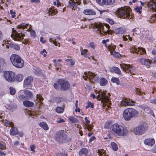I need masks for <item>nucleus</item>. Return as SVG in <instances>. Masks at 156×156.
Instances as JSON below:
<instances>
[{"label": "nucleus", "instance_id": "28", "mask_svg": "<svg viewBox=\"0 0 156 156\" xmlns=\"http://www.w3.org/2000/svg\"><path fill=\"white\" fill-rule=\"evenodd\" d=\"M81 54L84 57L88 58H89L88 57L90 55V53L88 50L86 49H82V50H81Z\"/></svg>", "mask_w": 156, "mask_h": 156}, {"label": "nucleus", "instance_id": "41", "mask_svg": "<svg viewBox=\"0 0 156 156\" xmlns=\"http://www.w3.org/2000/svg\"><path fill=\"white\" fill-rule=\"evenodd\" d=\"M116 48V46L114 45L113 44H111L108 45V46L107 48L108 50L110 51L111 53V52L113 51H115V49Z\"/></svg>", "mask_w": 156, "mask_h": 156}, {"label": "nucleus", "instance_id": "53", "mask_svg": "<svg viewBox=\"0 0 156 156\" xmlns=\"http://www.w3.org/2000/svg\"><path fill=\"white\" fill-rule=\"evenodd\" d=\"M88 47L92 48L93 50H95L96 47V45L94 42H90L89 43Z\"/></svg>", "mask_w": 156, "mask_h": 156}, {"label": "nucleus", "instance_id": "39", "mask_svg": "<svg viewBox=\"0 0 156 156\" xmlns=\"http://www.w3.org/2000/svg\"><path fill=\"white\" fill-rule=\"evenodd\" d=\"M68 119L71 123H75L79 122V120L77 119L73 116L69 117Z\"/></svg>", "mask_w": 156, "mask_h": 156}, {"label": "nucleus", "instance_id": "46", "mask_svg": "<svg viewBox=\"0 0 156 156\" xmlns=\"http://www.w3.org/2000/svg\"><path fill=\"white\" fill-rule=\"evenodd\" d=\"M64 109L61 107L58 106L56 108V111L58 113H62L63 112Z\"/></svg>", "mask_w": 156, "mask_h": 156}, {"label": "nucleus", "instance_id": "5", "mask_svg": "<svg viewBox=\"0 0 156 156\" xmlns=\"http://www.w3.org/2000/svg\"><path fill=\"white\" fill-rule=\"evenodd\" d=\"M55 138L56 140L60 143H68L71 141V139L63 130L57 131L55 134Z\"/></svg>", "mask_w": 156, "mask_h": 156}, {"label": "nucleus", "instance_id": "58", "mask_svg": "<svg viewBox=\"0 0 156 156\" xmlns=\"http://www.w3.org/2000/svg\"><path fill=\"white\" fill-rule=\"evenodd\" d=\"M65 122V121L64 119H61L60 118H58L57 120H56V122L58 123L64 122Z\"/></svg>", "mask_w": 156, "mask_h": 156}, {"label": "nucleus", "instance_id": "16", "mask_svg": "<svg viewBox=\"0 0 156 156\" xmlns=\"http://www.w3.org/2000/svg\"><path fill=\"white\" fill-rule=\"evenodd\" d=\"M97 98L99 100L101 101L104 104L108 103L110 99V98L106 95L104 93H101L100 95H98Z\"/></svg>", "mask_w": 156, "mask_h": 156}, {"label": "nucleus", "instance_id": "63", "mask_svg": "<svg viewBox=\"0 0 156 156\" xmlns=\"http://www.w3.org/2000/svg\"><path fill=\"white\" fill-rule=\"evenodd\" d=\"M127 35H123L122 38L124 41H126L128 40V38L127 37Z\"/></svg>", "mask_w": 156, "mask_h": 156}, {"label": "nucleus", "instance_id": "42", "mask_svg": "<svg viewBox=\"0 0 156 156\" xmlns=\"http://www.w3.org/2000/svg\"><path fill=\"white\" fill-rule=\"evenodd\" d=\"M36 98L37 100L40 103V104H42L43 98L41 94H37L36 95Z\"/></svg>", "mask_w": 156, "mask_h": 156}, {"label": "nucleus", "instance_id": "3", "mask_svg": "<svg viewBox=\"0 0 156 156\" xmlns=\"http://www.w3.org/2000/svg\"><path fill=\"white\" fill-rule=\"evenodd\" d=\"M138 115V112L132 108H127L124 110L122 113L123 118L126 121H129L133 118H137Z\"/></svg>", "mask_w": 156, "mask_h": 156}, {"label": "nucleus", "instance_id": "57", "mask_svg": "<svg viewBox=\"0 0 156 156\" xmlns=\"http://www.w3.org/2000/svg\"><path fill=\"white\" fill-rule=\"evenodd\" d=\"M27 98V97L23 94L20 95L18 96V99L20 100V101H22L23 100L26 99Z\"/></svg>", "mask_w": 156, "mask_h": 156}, {"label": "nucleus", "instance_id": "35", "mask_svg": "<svg viewBox=\"0 0 156 156\" xmlns=\"http://www.w3.org/2000/svg\"><path fill=\"white\" fill-rule=\"evenodd\" d=\"M23 76L21 74H18L15 76V80L18 82L21 81L23 79Z\"/></svg>", "mask_w": 156, "mask_h": 156}, {"label": "nucleus", "instance_id": "47", "mask_svg": "<svg viewBox=\"0 0 156 156\" xmlns=\"http://www.w3.org/2000/svg\"><path fill=\"white\" fill-rule=\"evenodd\" d=\"M111 147L112 149L115 151H116L118 150V146L116 144L115 142H112L111 143Z\"/></svg>", "mask_w": 156, "mask_h": 156}, {"label": "nucleus", "instance_id": "7", "mask_svg": "<svg viewBox=\"0 0 156 156\" xmlns=\"http://www.w3.org/2000/svg\"><path fill=\"white\" fill-rule=\"evenodd\" d=\"M95 27L97 29V30L100 32H102L105 34H112L113 33V31L110 29V27L108 24L97 23L95 25Z\"/></svg>", "mask_w": 156, "mask_h": 156}, {"label": "nucleus", "instance_id": "23", "mask_svg": "<svg viewBox=\"0 0 156 156\" xmlns=\"http://www.w3.org/2000/svg\"><path fill=\"white\" fill-rule=\"evenodd\" d=\"M144 144L151 146H153L155 144V140L154 138H147L144 141Z\"/></svg>", "mask_w": 156, "mask_h": 156}, {"label": "nucleus", "instance_id": "40", "mask_svg": "<svg viewBox=\"0 0 156 156\" xmlns=\"http://www.w3.org/2000/svg\"><path fill=\"white\" fill-rule=\"evenodd\" d=\"M136 94L137 95L142 96L143 97L145 95V93L142 91L140 89L136 88Z\"/></svg>", "mask_w": 156, "mask_h": 156}, {"label": "nucleus", "instance_id": "51", "mask_svg": "<svg viewBox=\"0 0 156 156\" xmlns=\"http://www.w3.org/2000/svg\"><path fill=\"white\" fill-rule=\"evenodd\" d=\"M10 94L12 95L15 94L16 93V90L15 88L12 87H10Z\"/></svg>", "mask_w": 156, "mask_h": 156}, {"label": "nucleus", "instance_id": "64", "mask_svg": "<svg viewBox=\"0 0 156 156\" xmlns=\"http://www.w3.org/2000/svg\"><path fill=\"white\" fill-rule=\"evenodd\" d=\"M6 153L3 151H1L0 150V156H5Z\"/></svg>", "mask_w": 156, "mask_h": 156}, {"label": "nucleus", "instance_id": "24", "mask_svg": "<svg viewBox=\"0 0 156 156\" xmlns=\"http://www.w3.org/2000/svg\"><path fill=\"white\" fill-rule=\"evenodd\" d=\"M109 70L112 73H114L118 75H121L122 74V72L120 70L118 67L113 66Z\"/></svg>", "mask_w": 156, "mask_h": 156}, {"label": "nucleus", "instance_id": "12", "mask_svg": "<svg viewBox=\"0 0 156 156\" xmlns=\"http://www.w3.org/2000/svg\"><path fill=\"white\" fill-rule=\"evenodd\" d=\"M4 76L5 80L9 82L15 80V73L12 71H6L4 73Z\"/></svg>", "mask_w": 156, "mask_h": 156}, {"label": "nucleus", "instance_id": "20", "mask_svg": "<svg viewBox=\"0 0 156 156\" xmlns=\"http://www.w3.org/2000/svg\"><path fill=\"white\" fill-rule=\"evenodd\" d=\"M139 61L142 64L148 67L151 65L152 61L149 59L145 58H140Z\"/></svg>", "mask_w": 156, "mask_h": 156}, {"label": "nucleus", "instance_id": "61", "mask_svg": "<svg viewBox=\"0 0 156 156\" xmlns=\"http://www.w3.org/2000/svg\"><path fill=\"white\" fill-rule=\"evenodd\" d=\"M10 13L11 15V17L14 18L16 16V13L15 12H13L12 10H10Z\"/></svg>", "mask_w": 156, "mask_h": 156}, {"label": "nucleus", "instance_id": "60", "mask_svg": "<svg viewBox=\"0 0 156 156\" xmlns=\"http://www.w3.org/2000/svg\"><path fill=\"white\" fill-rule=\"evenodd\" d=\"M67 61H68L70 62V65L71 66H73L75 64V62L74 60L71 59H66Z\"/></svg>", "mask_w": 156, "mask_h": 156}, {"label": "nucleus", "instance_id": "10", "mask_svg": "<svg viewBox=\"0 0 156 156\" xmlns=\"http://www.w3.org/2000/svg\"><path fill=\"white\" fill-rule=\"evenodd\" d=\"M57 83L60 87L62 90L66 91L69 89L70 85L69 83L66 80L61 79L58 80Z\"/></svg>", "mask_w": 156, "mask_h": 156}, {"label": "nucleus", "instance_id": "17", "mask_svg": "<svg viewBox=\"0 0 156 156\" xmlns=\"http://www.w3.org/2000/svg\"><path fill=\"white\" fill-rule=\"evenodd\" d=\"M33 80L32 77L28 76L25 78L24 81L23 85L25 87H27V88L31 89V83Z\"/></svg>", "mask_w": 156, "mask_h": 156}, {"label": "nucleus", "instance_id": "32", "mask_svg": "<svg viewBox=\"0 0 156 156\" xmlns=\"http://www.w3.org/2000/svg\"><path fill=\"white\" fill-rule=\"evenodd\" d=\"M39 125L45 130H47L49 129L48 125L45 122H40L39 124Z\"/></svg>", "mask_w": 156, "mask_h": 156}, {"label": "nucleus", "instance_id": "11", "mask_svg": "<svg viewBox=\"0 0 156 156\" xmlns=\"http://www.w3.org/2000/svg\"><path fill=\"white\" fill-rule=\"evenodd\" d=\"M84 75L83 76V78L86 80L88 79L89 80L91 79L94 80V81H97L99 79V76L94 73L90 71L87 73L85 72L84 73Z\"/></svg>", "mask_w": 156, "mask_h": 156}, {"label": "nucleus", "instance_id": "54", "mask_svg": "<svg viewBox=\"0 0 156 156\" xmlns=\"http://www.w3.org/2000/svg\"><path fill=\"white\" fill-rule=\"evenodd\" d=\"M111 54L116 58H119L120 55L119 53L116 52L115 51H112L111 52Z\"/></svg>", "mask_w": 156, "mask_h": 156}, {"label": "nucleus", "instance_id": "36", "mask_svg": "<svg viewBox=\"0 0 156 156\" xmlns=\"http://www.w3.org/2000/svg\"><path fill=\"white\" fill-rule=\"evenodd\" d=\"M112 82L113 83H115L117 85H119L120 84L119 80L118 78L112 77L111 79Z\"/></svg>", "mask_w": 156, "mask_h": 156}, {"label": "nucleus", "instance_id": "30", "mask_svg": "<svg viewBox=\"0 0 156 156\" xmlns=\"http://www.w3.org/2000/svg\"><path fill=\"white\" fill-rule=\"evenodd\" d=\"M31 27V25H30L29 28L27 29L26 31H30L31 37L35 38L36 37V34L34 30L30 29Z\"/></svg>", "mask_w": 156, "mask_h": 156}, {"label": "nucleus", "instance_id": "8", "mask_svg": "<svg viewBox=\"0 0 156 156\" xmlns=\"http://www.w3.org/2000/svg\"><path fill=\"white\" fill-rule=\"evenodd\" d=\"M148 127V125L147 123L145 122H141L134 129L133 133L136 135H142L147 130Z\"/></svg>", "mask_w": 156, "mask_h": 156}, {"label": "nucleus", "instance_id": "62", "mask_svg": "<svg viewBox=\"0 0 156 156\" xmlns=\"http://www.w3.org/2000/svg\"><path fill=\"white\" fill-rule=\"evenodd\" d=\"M40 41V42H41L42 44H44L46 42V40L43 39V38L42 37H41Z\"/></svg>", "mask_w": 156, "mask_h": 156}, {"label": "nucleus", "instance_id": "4", "mask_svg": "<svg viewBox=\"0 0 156 156\" xmlns=\"http://www.w3.org/2000/svg\"><path fill=\"white\" fill-rule=\"evenodd\" d=\"M131 9L129 7H124L118 9L117 12L120 18L132 19V16L131 15Z\"/></svg>", "mask_w": 156, "mask_h": 156}, {"label": "nucleus", "instance_id": "43", "mask_svg": "<svg viewBox=\"0 0 156 156\" xmlns=\"http://www.w3.org/2000/svg\"><path fill=\"white\" fill-rule=\"evenodd\" d=\"M105 5H112L115 3V0H105Z\"/></svg>", "mask_w": 156, "mask_h": 156}, {"label": "nucleus", "instance_id": "56", "mask_svg": "<svg viewBox=\"0 0 156 156\" xmlns=\"http://www.w3.org/2000/svg\"><path fill=\"white\" fill-rule=\"evenodd\" d=\"M106 21L111 25H113L114 23V22L112 19L110 18H107L106 19Z\"/></svg>", "mask_w": 156, "mask_h": 156}, {"label": "nucleus", "instance_id": "13", "mask_svg": "<svg viewBox=\"0 0 156 156\" xmlns=\"http://www.w3.org/2000/svg\"><path fill=\"white\" fill-rule=\"evenodd\" d=\"M69 2L68 6L72 9L73 10H75L78 5L81 3V0H70Z\"/></svg>", "mask_w": 156, "mask_h": 156}, {"label": "nucleus", "instance_id": "44", "mask_svg": "<svg viewBox=\"0 0 156 156\" xmlns=\"http://www.w3.org/2000/svg\"><path fill=\"white\" fill-rule=\"evenodd\" d=\"M111 122L110 121H107L105 125L104 126V128L105 129H109V130L110 126H111Z\"/></svg>", "mask_w": 156, "mask_h": 156}, {"label": "nucleus", "instance_id": "19", "mask_svg": "<svg viewBox=\"0 0 156 156\" xmlns=\"http://www.w3.org/2000/svg\"><path fill=\"white\" fill-rule=\"evenodd\" d=\"M4 45H5L7 48H9L10 46L11 48L16 50H19L20 49V47L18 44L11 43L9 44L8 41H3L2 45L4 46Z\"/></svg>", "mask_w": 156, "mask_h": 156}, {"label": "nucleus", "instance_id": "22", "mask_svg": "<svg viewBox=\"0 0 156 156\" xmlns=\"http://www.w3.org/2000/svg\"><path fill=\"white\" fill-rule=\"evenodd\" d=\"M89 151L86 148H83L79 151L78 155L79 156H87Z\"/></svg>", "mask_w": 156, "mask_h": 156}, {"label": "nucleus", "instance_id": "1", "mask_svg": "<svg viewBox=\"0 0 156 156\" xmlns=\"http://www.w3.org/2000/svg\"><path fill=\"white\" fill-rule=\"evenodd\" d=\"M109 132L116 136H124L127 135L128 130L127 127L117 123L111 125Z\"/></svg>", "mask_w": 156, "mask_h": 156}, {"label": "nucleus", "instance_id": "33", "mask_svg": "<svg viewBox=\"0 0 156 156\" xmlns=\"http://www.w3.org/2000/svg\"><path fill=\"white\" fill-rule=\"evenodd\" d=\"M108 83L107 80L104 78H101L99 81V83L101 86H105Z\"/></svg>", "mask_w": 156, "mask_h": 156}, {"label": "nucleus", "instance_id": "27", "mask_svg": "<svg viewBox=\"0 0 156 156\" xmlns=\"http://www.w3.org/2000/svg\"><path fill=\"white\" fill-rule=\"evenodd\" d=\"M11 128L10 131V134L11 135L14 136L18 133V130L17 128L14 127V126L11 127Z\"/></svg>", "mask_w": 156, "mask_h": 156}, {"label": "nucleus", "instance_id": "26", "mask_svg": "<svg viewBox=\"0 0 156 156\" xmlns=\"http://www.w3.org/2000/svg\"><path fill=\"white\" fill-rule=\"evenodd\" d=\"M48 12L49 15L53 16L56 14L58 12V11L56 9H55L53 7H52L48 9Z\"/></svg>", "mask_w": 156, "mask_h": 156}, {"label": "nucleus", "instance_id": "9", "mask_svg": "<svg viewBox=\"0 0 156 156\" xmlns=\"http://www.w3.org/2000/svg\"><path fill=\"white\" fill-rule=\"evenodd\" d=\"M122 71L126 73H130L131 75H134L136 73V69L130 64L122 63L120 65Z\"/></svg>", "mask_w": 156, "mask_h": 156}, {"label": "nucleus", "instance_id": "55", "mask_svg": "<svg viewBox=\"0 0 156 156\" xmlns=\"http://www.w3.org/2000/svg\"><path fill=\"white\" fill-rule=\"evenodd\" d=\"M53 4L55 5H56L57 7H59L61 6V4L59 0H56V1H55L53 2Z\"/></svg>", "mask_w": 156, "mask_h": 156}, {"label": "nucleus", "instance_id": "29", "mask_svg": "<svg viewBox=\"0 0 156 156\" xmlns=\"http://www.w3.org/2000/svg\"><path fill=\"white\" fill-rule=\"evenodd\" d=\"M23 104L25 107H32L34 105V103L29 101L25 100L23 102Z\"/></svg>", "mask_w": 156, "mask_h": 156}, {"label": "nucleus", "instance_id": "14", "mask_svg": "<svg viewBox=\"0 0 156 156\" xmlns=\"http://www.w3.org/2000/svg\"><path fill=\"white\" fill-rule=\"evenodd\" d=\"M130 52L133 53H136V54H142L146 53V51L144 48L140 47H138V48H133L130 50Z\"/></svg>", "mask_w": 156, "mask_h": 156}, {"label": "nucleus", "instance_id": "18", "mask_svg": "<svg viewBox=\"0 0 156 156\" xmlns=\"http://www.w3.org/2000/svg\"><path fill=\"white\" fill-rule=\"evenodd\" d=\"M148 8L152 11L156 12V2L154 0H150L147 3Z\"/></svg>", "mask_w": 156, "mask_h": 156}, {"label": "nucleus", "instance_id": "38", "mask_svg": "<svg viewBox=\"0 0 156 156\" xmlns=\"http://www.w3.org/2000/svg\"><path fill=\"white\" fill-rule=\"evenodd\" d=\"M98 153L99 156H108L106 154V151L101 149L98 150Z\"/></svg>", "mask_w": 156, "mask_h": 156}, {"label": "nucleus", "instance_id": "6", "mask_svg": "<svg viewBox=\"0 0 156 156\" xmlns=\"http://www.w3.org/2000/svg\"><path fill=\"white\" fill-rule=\"evenodd\" d=\"M10 60L12 64L17 68H21L24 66V60L18 55H12L10 56Z\"/></svg>", "mask_w": 156, "mask_h": 156}, {"label": "nucleus", "instance_id": "15", "mask_svg": "<svg viewBox=\"0 0 156 156\" xmlns=\"http://www.w3.org/2000/svg\"><path fill=\"white\" fill-rule=\"evenodd\" d=\"M136 102L133 101H131L130 99L124 98L120 102V105L122 106H132L135 105Z\"/></svg>", "mask_w": 156, "mask_h": 156}, {"label": "nucleus", "instance_id": "48", "mask_svg": "<svg viewBox=\"0 0 156 156\" xmlns=\"http://www.w3.org/2000/svg\"><path fill=\"white\" fill-rule=\"evenodd\" d=\"M142 7L140 6H137L135 8V10L137 12H138L139 14H141L142 12L141 10L142 9Z\"/></svg>", "mask_w": 156, "mask_h": 156}, {"label": "nucleus", "instance_id": "50", "mask_svg": "<svg viewBox=\"0 0 156 156\" xmlns=\"http://www.w3.org/2000/svg\"><path fill=\"white\" fill-rule=\"evenodd\" d=\"M44 72V71L43 70L38 69L35 70V73L36 74L38 75H42Z\"/></svg>", "mask_w": 156, "mask_h": 156}, {"label": "nucleus", "instance_id": "52", "mask_svg": "<svg viewBox=\"0 0 156 156\" xmlns=\"http://www.w3.org/2000/svg\"><path fill=\"white\" fill-rule=\"evenodd\" d=\"M97 2L99 5L103 6L105 5V0H96Z\"/></svg>", "mask_w": 156, "mask_h": 156}, {"label": "nucleus", "instance_id": "34", "mask_svg": "<svg viewBox=\"0 0 156 156\" xmlns=\"http://www.w3.org/2000/svg\"><path fill=\"white\" fill-rule=\"evenodd\" d=\"M24 93L27 96V97L29 98H32L33 97V93L27 90H24Z\"/></svg>", "mask_w": 156, "mask_h": 156}, {"label": "nucleus", "instance_id": "49", "mask_svg": "<svg viewBox=\"0 0 156 156\" xmlns=\"http://www.w3.org/2000/svg\"><path fill=\"white\" fill-rule=\"evenodd\" d=\"M110 40L109 39H107L106 40H103L102 41L101 43L104 45V46L106 48H108V45L107 42H109Z\"/></svg>", "mask_w": 156, "mask_h": 156}, {"label": "nucleus", "instance_id": "25", "mask_svg": "<svg viewBox=\"0 0 156 156\" xmlns=\"http://www.w3.org/2000/svg\"><path fill=\"white\" fill-rule=\"evenodd\" d=\"M126 31V29L123 27H120L115 28L114 32L116 34H121L124 33Z\"/></svg>", "mask_w": 156, "mask_h": 156}, {"label": "nucleus", "instance_id": "21", "mask_svg": "<svg viewBox=\"0 0 156 156\" xmlns=\"http://www.w3.org/2000/svg\"><path fill=\"white\" fill-rule=\"evenodd\" d=\"M83 13L86 15L95 16L96 14L95 11L92 9H86L83 12Z\"/></svg>", "mask_w": 156, "mask_h": 156}, {"label": "nucleus", "instance_id": "45", "mask_svg": "<svg viewBox=\"0 0 156 156\" xmlns=\"http://www.w3.org/2000/svg\"><path fill=\"white\" fill-rule=\"evenodd\" d=\"M90 107L91 108H94V104L91 103L90 101H88L87 103V105L86 106L85 108L87 109Z\"/></svg>", "mask_w": 156, "mask_h": 156}, {"label": "nucleus", "instance_id": "59", "mask_svg": "<svg viewBox=\"0 0 156 156\" xmlns=\"http://www.w3.org/2000/svg\"><path fill=\"white\" fill-rule=\"evenodd\" d=\"M31 151L33 153H34L35 152V149L36 148V147L34 145H30V146Z\"/></svg>", "mask_w": 156, "mask_h": 156}, {"label": "nucleus", "instance_id": "31", "mask_svg": "<svg viewBox=\"0 0 156 156\" xmlns=\"http://www.w3.org/2000/svg\"><path fill=\"white\" fill-rule=\"evenodd\" d=\"M3 122L4 124V125L6 127L10 126L12 127L14 126V125L13 122H9L7 120H3Z\"/></svg>", "mask_w": 156, "mask_h": 156}, {"label": "nucleus", "instance_id": "37", "mask_svg": "<svg viewBox=\"0 0 156 156\" xmlns=\"http://www.w3.org/2000/svg\"><path fill=\"white\" fill-rule=\"evenodd\" d=\"M5 64V62L4 59L0 58V73L3 70V66Z\"/></svg>", "mask_w": 156, "mask_h": 156}, {"label": "nucleus", "instance_id": "2", "mask_svg": "<svg viewBox=\"0 0 156 156\" xmlns=\"http://www.w3.org/2000/svg\"><path fill=\"white\" fill-rule=\"evenodd\" d=\"M18 28L20 29H18L17 30H16L13 28L12 31L15 33V35L11 34V36L15 41H20V40L23 39L25 35L23 33V29H27L29 26L28 23H21L19 25L17 26Z\"/></svg>", "mask_w": 156, "mask_h": 156}]
</instances>
